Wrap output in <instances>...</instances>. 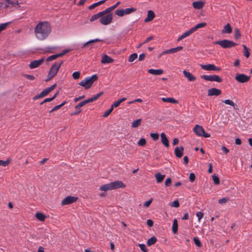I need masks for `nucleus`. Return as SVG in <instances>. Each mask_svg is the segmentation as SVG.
<instances>
[{
	"mask_svg": "<svg viewBox=\"0 0 252 252\" xmlns=\"http://www.w3.org/2000/svg\"><path fill=\"white\" fill-rule=\"evenodd\" d=\"M6 2H7L8 4H11L12 5H18L19 2L18 0H16L15 1H10V0H5Z\"/></svg>",
	"mask_w": 252,
	"mask_h": 252,
	"instance_id": "60",
	"label": "nucleus"
},
{
	"mask_svg": "<svg viewBox=\"0 0 252 252\" xmlns=\"http://www.w3.org/2000/svg\"><path fill=\"white\" fill-rule=\"evenodd\" d=\"M138 246L140 248L141 250L143 252H148L147 250L146 249V246L144 244H140L138 245Z\"/></svg>",
	"mask_w": 252,
	"mask_h": 252,
	"instance_id": "55",
	"label": "nucleus"
},
{
	"mask_svg": "<svg viewBox=\"0 0 252 252\" xmlns=\"http://www.w3.org/2000/svg\"><path fill=\"white\" fill-rule=\"evenodd\" d=\"M157 238L155 236H153L149 239H148V240L147 241V245L149 246H151L152 245L154 244L157 242Z\"/></svg>",
	"mask_w": 252,
	"mask_h": 252,
	"instance_id": "35",
	"label": "nucleus"
},
{
	"mask_svg": "<svg viewBox=\"0 0 252 252\" xmlns=\"http://www.w3.org/2000/svg\"><path fill=\"white\" fill-rule=\"evenodd\" d=\"M194 32L193 31L192 29L191 28L187 32H185L184 33H183L178 39V41H180L182 40L183 39L185 38V37L189 36L191 34H192Z\"/></svg>",
	"mask_w": 252,
	"mask_h": 252,
	"instance_id": "23",
	"label": "nucleus"
},
{
	"mask_svg": "<svg viewBox=\"0 0 252 252\" xmlns=\"http://www.w3.org/2000/svg\"><path fill=\"white\" fill-rule=\"evenodd\" d=\"M98 77L96 74H94L91 77H86L81 81L79 85L84 87L86 90L90 89L94 82L97 79Z\"/></svg>",
	"mask_w": 252,
	"mask_h": 252,
	"instance_id": "3",
	"label": "nucleus"
},
{
	"mask_svg": "<svg viewBox=\"0 0 252 252\" xmlns=\"http://www.w3.org/2000/svg\"><path fill=\"white\" fill-rule=\"evenodd\" d=\"M101 40L98 38H95L92 40H90L86 42H85L82 46V48H85L86 47H88L89 49H91L92 48V43L96 42H99L101 41Z\"/></svg>",
	"mask_w": 252,
	"mask_h": 252,
	"instance_id": "15",
	"label": "nucleus"
},
{
	"mask_svg": "<svg viewBox=\"0 0 252 252\" xmlns=\"http://www.w3.org/2000/svg\"><path fill=\"white\" fill-rule=\"evenodd\" d=\"M170 206L173 207L177 208L180 206L179 201L176 200L171 203Z\"/></svg>",
	"mask_w": 252,
	"mask_h": 252,
	"instance_id": "54",
	"label": "nucleus"
},
{
	"mask_svg": "<svg viewBox=\"0 0 252 252\" xmlns=\"http://www.w3.org/2000/svg\"><path fill=\"white\" fill-rule=\"evenodd\" d=\"M126 99V97H123V98L118 100L117 101H115L111 105V106L113 107V109L114 107L116 108V107H118L122 102H124Z\"/></svg>",
	"mask_w": 252,
	"mask_h": 252,
	"instance_id": "30",
	"label": "nucleus"
},
{
	"mask_svg": "<svg viewBox=\"0 0 252 252\" xmlns=\"http://www.w3.org/2000/svg\"><path fill=\"white\" fill-rule=\"evenodd\" d=\"M193 131L196 135L198 136H202L205 138H209L210 137V134L205 131L203 127L200 125H196L195 126Z\"/></svg>",
	"mask_w": 252,
	"mask_h": 252,
	"instance_id": "5",
	"label": "nucleus"
},
{
	"mask_svg": "<svg viewBox=\"0 0 252 252\" xmlns=\"http://www.w3.org/2000/svg\"><path fill=\"white\" fill-rule=\"evenodd\" d=\"M112 20L113 14L112 13H109L101 16L99 19V22L103 25H108L111 23Z\"/></svg>",
	"mask_w": 252,
	"mask_h": 252,
	"instance_id": "7",
	"label": "nucleus"
},
{
	"mask_svg": "<svg viewBox=\"0 0 252 252\" xmlns=\"http://www.w3.org/2000/svg\"><path fill=\"white\" fill-rule=\"evenodd\" d=\"M155 178L157 180V182L158 183H160L163 180L165 175H162L160 173H157L155 175Z\"/></svg>",
	"mask_w": 252,
	"mask_h": 252,
	"instance_id": "26",
	"label": "nucleus"
},
{
	"mask_svg": "<svg viewBox=\"0 0 252 252\" xmlns=\"http://www.w3.org/2000/svg\"><path fill=\"white\" fill-rule=\"evenodd\" d=\"M214 44L220 45L223 48H229L237 45V43L227 39L216 41L214 42Z\"/></svg>",
	"mask_w": 252,
	"mask_h": 252,
	"instance_id": "4",
	"label": "nucleus"
},
{
	"mask_svg": "<svg viewBox=\"0 0 252 252\" xmlns=\"http://www.w3.org/2000/svg\"><path fill=\"white\" fill-rule=\"evenodd\" d=\"M171 179L170 178H168L166 179L165 182V185L166 187H169L171 184Z\"/></svg>",
	"mask_w": 252,
	"mask_h": 252,
	"instance_id": "59",
	"label": "nucleus"
},
{
	"mask_svg": "<svg viewBox=\"0 0 252 252\" xmlns=\"http://www.w3.org/2000/svg\"><path fill=\"white\" fill-rule=\"evenodd\" d=\"M99 189L104 191L112 190L110 183L100 186Z\"/></svg>",
	"mask_w": 252,
	"mask_h": 252,
	"instance_id": "29",
	"label": "nucleus"
},
{
	"mask_svg": "<svg viewBox=\"0 0 252 252\" xmlns=\"http://www.w3.org/2000/svg\"><path fill=\"white\" fill-rule=\"evenodd\" d=\"M221 94V90L216 88H212L208 90V96H218L220 95Z\"/></svg>",
	"mask_w": 252,
	"mask_h": 252,
	"instance_id": "13",
	"label": "nucleus"
},
{
	"mask_svg": "<svg viewBox=\"0 0 252 252\" xmlns=\"http://www.w3.org/2000/svg\"><path fill=\"white\" fill-rule=\"evenodd\" d=\"M172 231L174 234H176L178 232V221L176 219H174L173 220Z\"/></svg>",
	"mask_w": 252,
	"mask_h": 252,
	"instance_id": "33",
	"label": "nucleus"
},
{
	"mask_svg": "<svg viewBox=\"0 0 252 252\" xmlns=\"http://www.w3.org/2000/svg\"><path fill=\"white\" fill-rule=\"evenodd\" d=\"M150 136L154 141H157L159 138V134L158 133H151Z\"/></svg>",
	"mask_w": 252,
	"mask_h": 252,
	"instance_id": "46",
	"label": "nucleus"
},
{
	"mask_svg": "<svg viewBox=\"0 0 252 252\" xmlns=\"http://www.w3.org/2000/svg\"><path fill=\"white\" fill-rule=\"evenodd\" d=\"M56 84H54L50 87L47 88L43 90L39 94L34 96L33 97L34 100H37L40 98L43 97L48 95L52 90H53L56 87Z\"/></svg>",
	"mask_w": 252,
	"mask_h": 252,
	"instance_id": "6",
	"label": "nucleus"
},
{
	"mask_svg": "<svg viewBox=\"0 0 252 252\" xmlns=\"http://www.w3.org/2000/svg\"><path fill=\"white\" fill-rule=\"evenodd\" d=\"M241 36L240 31L238 29H235L234 31L235 38L237 39L240 38Z\"/></svg>",
	"mask_w": 252,
	"mask_h": 252,
	"instance_id": "50",
	"label": "nucleus"
},
{
	"mask_svg": "<svg viewBox=\"0 0 252 252\" xmlns=\"http://www.w3.org/2000/svg\"><path fill=\"white\" fill-rule=\"evenodd\" d=\"M147 224L149 227H152L153 226L154 222L152 220L148 219L147 221Z\"/></svg>",
	"mask_w": 252,
	"mask_h": 252,
	"instance_id": "63",
	"label": "nucleus"
},
{
	"mask_svg": "<svg viewBox=\"0 0 252 252\" xmlns=\"http://www.w3.org/2000/svg\"><path fill=\"white\" fill-rule=\"evenodd\" d=\"M148 72L150 74L156 75H159L163 73V70L161 69H150L148 70Z\"/></svg>",
	"mask_w": 252,
	"mask_h": 252,
	"instance_id": "21",
	"label": "nucleus"
},
{
	"mask_svg": "<svg viewBox=\"0 0 252 252\" xmlns=\"http://www.w3.org/2000/svg\"><path fill=\"white\" fill-rule=\"evenodd\" d=\"M141 119H138L135 121H134L131 124V127L136 128L138 127L141 125Z\"/></svg>",
	"mask_w": 252,
	"mask_h": 252,
	"instance_id": "36",
	"label": "nucleus"
},
{
	"mask_svg": "<svg viewBox=\"0 0 252 252\" xmlns=\"http://www.w3.org/2000/svg\"><path fill=\"white\" fill-rule=\"evenodd\" d=\"M152 202V199H151L148 201L145 202V203L144 204V206L146 207H148L150 205V204H151Z\"/></svg>",
	"mask_w": 252,
	"mask_h": 252,
	"instance_id": "64",
	"label": "nucleus"
},
{
	"mask_svg": "<svg viewBox=\"0 0 252 252\" xmlns=\"http://www.w3.org/2000/svg\"><path fill=\"white\" fill-rule=\"evenodd\" d=\"M52 31L50 23L47 21H40L34 28V32L36 38L39 40L46 39Z\"/></svg>",
	"mask_w": 252,
	"mask_h": 252,
	"instance_id": "1",
	"label": "nucleus"
},
{
	"mask_svg": "<svg viewBox=\"0 0 252 252\" xmlns=\"http://www.w3.org/2000/svg\"><path fill=\"white\" fill-rule=\"evenodd\" d=\"M137 58V54L136 53H133L129 56L128 61L129 62H132Z\"/></svg>",
	"mask_w": 252,
	"mask_h": 252,
	"instance_id": "42",
	"label": "nucleus"
},
{
	"mask_svg": "<svg viewBox=\"0 0 252 252\" xmlns=\"http://www.w3.org/2000/svg\"><path fill=\"white\" fill-rule=\"evenodd\" d=\"M35 217L39 220L43 221H44L46 217L43 214L40 212H37L35 214Z\"/></svg>",
	"mask_w": 252,
	"mask_h": 252,
	"instance_id": "34",
	"label": "nucleus"
},
{
	"mask_svg": "<svg viewBox=\"0 0 252 252\" xmlns=\"http://www.w3.org/2000/svg\"><path fill=\"white\" fill-rule=\"evenodd\" d=\"M44 61V58L33 61L31 62L30 64H29V67L31 69L35 68L40 66L43 63Z\"/></svg>",
	"mask_w": 252,
	"mask_h": 252,
	"instance_id": "12",
	"label": "nucleus"
},
{
	"mask_svg": "<svg viewBox=\"0 0 252 252\" xmlns=\"http://www.w3.org/2000/svg\"><path fill=\"white\" fill-rule=\"evenodd\" d=\"M101 16H103V14L100 11L95 14L93 15L90 19V21L91 22H93L99 18L100 19Z\"/></svg>",
	"mask_w": 252,
	"mask_h": 252,
	"instance_id": "27",
	"label": "nucleus"
},
{
	"mask_svg": "<svg viewBox=\"0 0 252 252\" xmlns=\"http://www.w3.org/2000/svg\"><path fill=\"white\" fill-rule=\"evenodd\" d=\"M63 61L56 62L50 67L48 73V77L46 81H48L54 77L59 71V70L62 65L63 64Z\"/></svg>",
	"mask_w": 252,
	"mask_h": 252,
	"instance_id": "2",
	"label": "nucleus"
},
{
	"mask_svg": "<svg viewBox=\"0 0 252 252\" xmlns=\"http://www.w3.org/2000/svg\"><path fill=\"white\" fill-rule=\"evenodd\" d=\"M146 144V141L145 138H141L138 142V144L141 146H144Z\"/></svg>",
	"mask_w": 252,
	"mask_h": 252,
	"instance_id": "52",
	"label": "nucleus"
},
{
	"mask_svg": "<svg viewBox=\"0 0 252 252\" xmlns=\"http://www.w3.org/2000/svg\"><path fill=\"white\" fill-rule=\"evenodd\" d=\"M243 48H244V55L246 58H248L249 57L250 55L249 51V49L247 47V46L245 45H243Z\"/></svg>",
	"mask_w": 252,
	"mask_h": 252,
	"instance_id": "41",
	"label": "nucleus"
},
{
	"mask_svg": "<svg viewBox=\"0 0 252 252\" xmlns=\"http://www.w3.org/2000/svg\"><path fill=\"white\" fill-rule=\"evenodd\" d=\"M66 103V101H64L61 104H59V105H56L55 106L54 108V109H55V110H57L58 109H59L60 108H61L62 106H63L65 103Z\"/></svg>",
	"mask_w": 252,
	"mask_h": 252,
	"instance_id": "57",
	"label": "nucleus"
},
{
	"mask_svg": "<svg viewBox=\"0 0 252 252\" xmlns=\"http://www.w3.org/2000/svg\"><path fill=\"white\" fill-rule=\"evenodd\" d=\"M112 190L125 187V184L121 181H116L110 183Z\"/></svg>",
	"mask_w": 252,
	"mask_h": 252,
	"instance_id": "11",
	"label": "nucleus"
},
{
	"mask_svg": "<svg viewBox=\"0 0 252 252\" xmlns=\"http://www.w3.org/2000/svg\"><path fill=\"white\" fill-rule=\"evenodd\" d=\"M113 110V108L111 106V107L108 110L104 112L103 115V117L105 118L108 117L109 115V114L112 112Z\"/></svg>",
	"mask_w": 252,
	"mask_h": 252,
	"instance_id": "45",
	"label": "nucleus"
},
{
	"mask_svg": "<svg viewBox=\"0 0 252 252\" xmlns=\"http://www.w3.org/2000/svg\"><path fill=\"white\" fill-rule=\"evenodd\" d=\"M115 14L119 17H123L125 15L124 10L123 9H118L115 11Z\"/></svg>",
	"mask_w": 252,
	"mask_h": 252,
	"instance_id": "39",
	"label": "nucleus"
},
{
	"mask_svg": "<svg viewBox=\"0 0 252 252\" xmlns=\"http://www.w3.org/2000/svg\"><path fill=\"white\" fill-rule=\"evenodd\" d=\"M57 94L58 93H56L52 97L45 98L42 102L40 103V104L42 105L45 102H50L52 101L57 97Z\"/></svg>",
	"mask_w": 252,
	"mask_h": 252,
	"instance_id": "38",
	"label": "nucleus"
},
{
	"mask_svg": "<svg viewBox=\"0 0 252 252\" xmlns=\"http://www.w3.org/2000/svg\"><path fill=\"white\" fill-rule=\"evenodd\" d=\"M80 76V72L79 71H75L72 74V77L74 79L79 78Z\"/></svg>",
	"mask_w": 252,
	"mask_h": 252,
	"instance_id": "53",
	"label": "nucleus"
},
{
	"mask_svg": "<svg viewBox=\"0 0 252 252\" xmlns=\"http://www.w3.org/2000/svg\"><path fill=\"white\" fill-rule=\"evenodd\" d=\"M189 181L191 182H193L194 181L195 179V174L194 173H191L189 174Z\"/></svg>",
	"mask_w": 252,
	"mask_h": 252,
	"instance_id": "61",
	"label": "nucleus"
},
{
	"mask_svg": "<svg viewBox=\"0 0 252 252\" xmlns=\"http://www.w3.org/2000/svg\"><path fill=\"white\" fill-rule=\"evenodd\" d=\"M160 137L161 142L163 144V145L166 147H168L169 145V141L167 138L166 137L165 134L163 132L161 133L160 134Z\"/></svg>",
	"mask_w": 252,
	"mask_h": 252,
	"instance_id": "19",
	"label": "nucleus"
},
{
	"mask_svg": "<svg viewBox=\"0 0 252 252\" xmlns=\"http://www.w3.org/2000/svg\"><path fill=\"white\" fill-rule=\"evenodd\" d=\"M235 79L238 82L244 83L248 82L250 79V77L244 74H237L235 76Z\"/></svg>",
	"mask_w": 252,
	"mask_h": 252,
	"instance_id": "9",
	"label": "nucleus"
},
{
	"mask_svg": "<svg viewBox=\"0 0 252 252\" xmlns=\"http://www.w3.org/2000/svg\"><path fill=\"white\" fill-rule=\"evenodd\" d=\"M113 62L114 59L106 55H104L102 56L101 61V63L104 64L111 63Z\"/></svg>",
	"mask_w": 252,
	"mask_h": 252,
	"instance_id": "16",
	"label": "nucleus"
},
{
	"mask_svg": "<svg viewBox=\"0 0 252 252\" xmlns=\"http://www.w3.org/2000/svg\"><path fill=\"white\" fill-rule=\"evenodd\" d=\"M193 241L194 244L196 245V246L198 247H200L201 246V243L199 239L197 237H194L193 238Z\"/></svg>",
	"mask_w": 252,
	"mask_h": 252,
	"instance_id": "49",
	"label": "nucleus"
},
{
	"mask_svg": "<svg viewBox=\"0 0 252 252\" xmlns=\"http://www.w3.org/2000/svg\"><path fill=\"white\" fill-rule=\"evenodd\" d=\"M103 94V92H101L97 94L94 95V96H93V99L94 101L97 100L98 99L102 94Z\"/></svg>",
	"mask_w": 252,
	"mask_h": 252,
	"instance_id": "56",
	"label": "nucleus"
},
{
	"mask_svg": "<svg viewBox=\"0 0 252 252\" xmlns=\"http://www.w3.org/2000/svg\"><path fill=\"white\" fill-rule=\"evenodd\" d=\"M161 100L164 102H168L173 104L178 103V100L173 97H162Z\"/></svg>",
	"mask_w": 252,
	"mask_h": 252,
	"instance_id": "24",
	"label": "nucleus"
},
{
	"mask_svg": "<svg viewBox=\"0 0 252 252\" xmlns=\"http://www.w3.org/2000/svg\"><path fill=\"white\" fill-rule=\"evenodd\" d=\"M184 148L182 146L180 147H177L175 149V155L177 158H181L183 156Z\"/></svg>",
	"mask_w": 252,
	"mask_h": 252,
	"instance_id": "22",
	"label": "nucleus"
},
{
	"mask_svg": "<svg viewBox=\"0 0 252 252\" xmlns=\"http://www.w3.org/2000/svg\"><path fill=\"white\" fill-rule=\"evenodd\" d=\"M114 10L113 8L111 6L107 8L104 10L101 11L103 15L105 14H108L111 13L110 12Z\"/></svg>",
	"mask_w": 252,
	"mask_h": 252,
	"instance_id": "43",
	"label": "nucleus"
},
{
	"mask_svg": "<svg viewBox=\"0 0 252 252\" xmlns=\"http://www.w3.org/2000/svg\"><path fill=\"white\" fill-rule=\"evenodd\" d=\"M205 2L202 1H197L192 2V6L195 9H200L204 6Z\"/></svg>",
	"mask_w": 252,
	"mask_h": 252,
	"instance_id": "18",
	"label": "nucleus"
},
{
	"mask_svg": "<svg viewBox=\"0 0 252 252\" xmlns=\"http://www.w3.org/2000/svg\"><path fill=\"white\" fill-rule=\"evenodd\" d=\"M78 199V197L72 196H67L62 201V205H66L75 202Z\"/></svg>",
	"mask_w": 252,
	"mask_h": 252,
	"instance_id": "10",
	"label": "nucleus"
},
{
	"mask_svg": "<svg viewBox=\"0 0 252 252\" xmlns=\"http://www.w3.org/2000/svg\"><path fill=\"white\" fill-rule=\"evenodd\" d=\"M222 102L226 104L229 105L233 107H234V106L235 105L234 102L232 100H230V99H225V100H223Z\"/></svg>",
	"mask_w": 252,
	"mask_h": 252,
	"instance_id": "47",
	"label": "nucleus"
},
{
	"mask_svg": "<svg viewBox=\"0 0 252 252\" xmlns=\"http://www.w3.org/2000/svg\"><path fill=\"white\" fill-rule=\"evenodd\" d=\"M212 179L215 185H219L220 184L219 178L215 175H212Z\"/></svg>",
	"mask_w": 252,
	"mask_h": 252,
	"instance_id": "48",
	"label": "nucleus"
},
{
	"mask_svg": "<svg viewBox=\"0 0 252 252\" xmlns=\"http://www.w3.org/2000/svg\"><path fill=\"white\" fill-rule=\"evenodd\" d=\"M59 57H60V56L59 54L53 55H51L47 58V61L50 62V61L55 60L57 58H59Z\"/></svg>",
	"mask_w": 252,
	"mask_h": 252,
	"instance_id": "40",
	"label": "nucleus"
},
{
	"mask_svg": "<svg viewBox=\"0 0 252 252\" xmlns=\"http://www.w3.org/2000/svg\"><path fill=\"white\" fill-rule=\"evenodd\" d=\"M207 25V23L205 22H202L196 25L194 27L191 28L193 31L194 32L200 28H203Z\"/></svg>",
	"mask_w": 252,
	"mask_h": 252,
	"instance_id": "31",
	"label": "nucleus"
},
{
	"mask_svg": "<svg viewBox=\"0 0 252 252\" xmlns=\"http://www.w3.org/2000/svg\"><path fill=\"white\" fill-rule=\"evenodd\" d=\"M232 28L230 26V25L229 23H228L224 26L223 29L222 30V33H230L232 32Z\"/></svg>",
	"mask_w": 252,
	"mask_h": 252,
	"instance_id": "25",
	"label": "nucleus"
},
{
	"mask_svg": "<svg viewBox=\"0 0 252 252\" xmlns=\"http://www.w3.org/2000/svg\"><path fill=\"white\" fill-rule=\"evenodd\" d=\"M201 78L209 81H215L218 83H220L222 82V79L218 75H203L201 76Z\"/></svg>",
	"mask_w": 252,
	"mask_h": 252,
	"instance_id": "8",
	"label": "nucleus"
},
{
	"mask_svg": "<svg viewBox=\"0 0 252 252\" xmlns=\"http://www.w3.org/2000/svg\"><path fill=\"white\" fill-rule=\"evenodd\" d=\"M124 10L125 15L130 14V13L135 12L136 11V9L133 7L131 8H127Z\"/></svg>",
	"mask_w": 252,
	"mask_h": 252,
	"instance_id": "37",
	"label": "nucleus"
},
{
	"mask_svg": "<svg viewBox=\"0 0 252 252\" xmlns=\"http://www.w3.org/2000/svg\"><path fill=\"white\" fill-rule=\"evenodd\" d=\"M183 74L189 81H194L196 80V77L194 76L191 73L187 70H184L183 71Z\"/></svg>",
	"mask_w": 252,
	"mask_h": 252,
	"instance_id": "17",
	"label": "nucleus"
},
{
	"mask_svg": "<svg viewBox=\"0 0 252 252\" xmlns=\"http://www.w3.org/2000/svg\"><path fill=\"white\" fill-rule=\"evenodd\" d=\"M228 200H229V198H227V197H224V198H222L221 199H220L218 200V203L219 204H224V203H226Z\"/></svg>",
	"mask_w": 252,
	"mask_h": 252,
	"instance_id": "51",
	"label": "nucleus"
},
{
	"mask_svg": "<svg viewBox=\"0 0 252 252\" xmlns=\"http://www.w3.org/2000/svg\"><path fill=\"white\" fill-rule=\"evenodd\" d=\"M183 48L182 46H178L175 48H171L162 52L161 54H173L182 50Z\"/></svg>",
	"mask_w": 252,
	"mask_h": 252,
	"instance_id": "14",
	"label": "nucleus"
},
{
	"mask_svg": "<svg viewBox=\"0 0 252 252\" xmlns=\"http://www.w3.org/2000/svg\"><path fill=\"white\" fill-rule=\"evenodd\" d=\"M10 162V160L9 159L5 161L0 159V166L5 167L9 164Z\"/></svg>",
	"mask_w": 252,
	"mask_h": 252,
	"instance_id": "44",
	"label": "nucleus"
},
{
	"mask_svg": "<svg viewBox=\"0 0 252 252\" xmlns=\"http://www.w3.org/2000/svg\"><path fill=\"white\" fill-rule=\"evenodd\" d=\"M200 66L202 69L208 71L213 70L214 67V64H201Z\"/></svg>",
	"mask_w": 252,
	"mask_h": 252,
	"instance_id": "28",
	"label": "nucleus"
},
{
	"mask_svg": "<svg viewBox=\"0 0 252 252\" xmlns=\"http://www.w3.org/2000/svg\"><path fill=\"white\" fill-rule=\"evenodd\" d=\"M155 17V13L152 10H148L147 17L145 18V22L151 21Z\"/></svg>",
	"mask_w": 252,
	"mask_h": 252,
	"instance_id": "20",
	"label": "nucleus"
},
{
	"mask_svg": "<svg viewBox=\"0 0 252 252\" xmlns=\"http://www.w3.org/2000/svg\"><path fill=\"white\" fill-rule=\"evenodd\" d=\"M106 0H102L99 1L97 2L94 3L93 4L90 5L88 7V9L89 10H92V9H94V8H95V7L104 3Z\"/></svg>",
	"mask_w": 252,
	"mask_h": 252,
	"instance_id": "32",
	"label": "nucleus"
},
{
	"mask_svg": "<svg viewBox=\"0 0 252 252\" xmlns=\"http://www.w3.org/2000/svg\"><path fill=\"white\" fill-rule=\"evenodd\" d=\"M196 216L197 217L198 220L200 221L203 217V213L201 212H198L196 213Z\"/></svg>",
	"mask_w": 252,
	"mask_h": 252,
	"instance_id": "58",
	"label": "nucleus"
},
{
	"mask_svg": "<svg viewBox=\"0 0 252 252\" xmlns=\"http://www.w3.org/2000/svg\"><path fill=\"white\" fill-rule=\"evenodd\" d=\"M24 76L27 79L30 80H33L35 79V77L33 75H29V74H25Z\"/></svg>",
	"mask_w": 252,
	"mask_h": 252,
	"instance_id": "62",
	"label": "nucleus"
}]
</instances>
